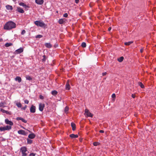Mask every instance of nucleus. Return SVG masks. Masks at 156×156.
Wrapping results in <instances>:
<instances>
[{"instance_id":"nucleus-48","label":"nucleus","mask_w":156,"mask_h":156,"mask_svg":"<svg viewBox=\"0 0 156 156\" xmlns=\"http://www.w3.org/2000/svg\"><path fill=\"white\" fill-rule=\"evenodd\" d=\"M143 50H144V49L143 48H141L140 50V52L141 53H142L143 52Z\"/></svg>"},{"instance_id":"nucleus-15","label":"nucleus","mask_w":156,"mask_h":156,"mask_svg":"<svg viewBox=\"0 0 156 156\" xmlns=\"http://www.w3.org/2000/svg\"><path fill=\"white\" fill-rule=\"evenodd\" d=\"M71 126L72 128V130L73 131L75 130L76 129V125L75 123H74L73 122H72L71 123Z\"/></svg>"},{"instance_id":"nucleus-51","label":"nucleus","mask_w":156,"mask_h":156,"mask_svg":"<svg viewBox=\"0 0 156 156\" xmlns=\"http://www.w3.org/2000/svg\"><path fill=\"white\" fill-rule=\"evenodd\" d=\"M111 29V27H110L108 28V30L109 31H110Z\"/></svg>"},{"instance_id":"nucleus-18","label":"nucleus","mask_w":156,"mask_h":156,"mask_svg":"<svg viewBox=\"0 0 156 156\" xmlns=\"http://www.w3.org/2000/svg\"><path fill=\"white\" fill-rule=\"evenodd\" d=\"M15 80L16 81H18L19 83L20 82L22 81V79L20 77L17 76L15 79Z\"/></svg>"},{"instance_id":"nucleus-35","label":"nucleus","mask_w":156,"mask_h":156,"mask_svg":"<svg viewBox=\"0 0 156 156\" xmlns=\"http://www.w3.org/2000/svg\"><path fill=\"white\" fill-rule=\"evenodd\" d=\"M27 142L28 143L31 144L32 142V141L30 139H27Z\"/></svg>"},{"instance_id":"nucleus-17","label":"nucleus","mask_w":156,"mask_h":156,"mask_svg":"<svg viewBox=\"0 0 156 156\" xmlns=\"http://www.w3.org/2000/svg\"><path fill=\"white\" fill-rule=\"evenodd\" d=\"M1 111L3 113H5L7 114L10 115L11 113L10 112H8L7 111L3 109H1Z\"/></svg>"},{"instance_id":"nucleus-22","label":"nucleus","mask_w":156,"mask_h":156,"mask_svg":"<svg viewBox=\"0 0 156 156\" xmlns=\"http://www.w3.org/2000/svg\"><path fill=\"white\" fill-rule=\"evenodd\" d=\"M133 42L132 41H130L128 42H125L124 44L126 45H129L132 44Z\"/></svg>"},{"instance_id":"nucleus-32","label":"nucleus","mask_w":156,"mask_h":156,"mask_svg":"<svg viewBox=\"0 0 156 156\" xmlns=\"http://www.w3.org/2000/svg\"><path fill=\"white\" fill-rule=\"evenodd\" d=\"M6 130L5 127H0V131H4Z\"/></svg>"},{"instance_id":"nucleus-47","label":"nucleus","mask_w":156,"mask_h":156,"mask_svg":"<svg viewBox=\"0 0 156 156\" xmlns=\"http://www.w3.org/2000/svg\"><path fill=\"white\" fill-rule=\"evenodd\" d=\"M79 0H75V2L76 3H78L79 2Z\"/></svg>"},{"instance_id":"nucleus-4","label":"nucleus","mask_w":156,"mask_h":156,"mask_svg":"<svg viewBox=\"0 0 156 156\" xmlns=\"http://www.w3.org/2000/svg\"><path fill=\"white\" fill-rule=\"evenodd\" d=\"M23 51V48H20L16 50L14 52L15 54H20Z\"/></svg>"},{"instance_id":"nucleus-36","label":"nucleus","mask_w":156,"mask_h":156,"mask_svg":"<svg viewBox=\"0 0 156 156\" xmlns=\"http://www.w3.org/2000/svg\"><path fill=\"white\" fill-rule=\"evenodd\" d=\"M69 110V108L67 106H66L64 109V111L65 112H66Z\"/></svg>"},{"instance_id":"nucleus-43","label":"nucleus","mask_w":156,"mask_h":156,"mask_svg":"<svg viewBox=\"0 0 156 156\" xmlns=\"http://www.w3.org/2000/svg\"><path fill=\"white\" fill-rule=\"evenodd\" d=\"M24 103L26 104H28L29 103V101L27 100H25L24 101Z\"/></svg>"},{"instance_id":"nucleus-44","label":"nucleus","mask_w":156,"mask_h":156,"mask_svg":"<svg viewBox=\"0 0 156 156\" xmlns=\"http://www.w3.org/2000/svg\"><path fill=\"white\" fill-rule=\"evenodd\" d=\"M35 154L33 153H32L30 154V156H35Z\"/></svg>"},{"instance_id":"nucleus-33","label":"nucleus","mask_w":156,"mask_h":156,"mask_svg":"<svg viewBox=\"0 0 156 156\" xmlns=\"http://www.w3.org/2000/svg\"><path fill=\"white\" fill-rule=\"evenodd\" d=\"M99 143L97 142H95L93 143V145L94 146H97L99 144Z\"/></svg>"},{"instance_id":"nucleus-6","label":"nucleus","mask_w":156,"mask_h":156,"mask_svg":"<svg viewBox=\"0 0 156 156\" xmlns=\"http://www.w3.org/2000/svg\"><path fill=\"white\" fill-rule=\"evenodd\" d=\"M45 105L44 104L40 103L39 104V109L41 111H42L43 110L44 108V107Z\"/></svg>"},{"instance_id":"nucleus-10","label":"nucleus","mask_w":156,"mask_h":156,"mask_svg":"<svg viewBox=\"0 0 156 156\" xmlns=\"http://www.w3.org/2000/svg\"><path fill=\"white\" fill-rule=\"evenodd\" d=\"M44 1L43 0H35V2L38 5H42L44 3Z\"/></svg>"},{"instance_id":"nucleus-24","label":"nucleus","mask_w":156,"mask_h":156,"mask_svg":"<svg viewBox=\"0 0 156 156\" xmlns=\"http://www.w3.org/2000/svg\"><path fill=\"white\" fill-rule=\"evenodd\" d=\"M138 85L141 87L142 88H144V85L143 83L141 82H139L138 83Z\"/></svg>"},{"instance_id":"nucleus-28","label":"nucleus","mask_w":156,"mask_h":156,"mask_svg":"<svg viewBox=\"0 0 156 156\" xmlns=\"http://www.w3.org/2000/svg\"><path fill=\"white\" fill-rule=\"evenodd\" d=\"M16 105L18 108H21L22 107V105L20 102L16 103Z\"/></svg>"},{"instance_id":"nucleus-1","label":"nucleus","mask_w":156,"mask_h":156,"mask_svg":"<svg viewBox=\"0 0 156 156\" xmlns=\"http://www.w3.org/2000/svg\"><path fill=\"white\" fill-rule=\"evenodd\" d=\"M16 27V23L12 21L7 22L4 26V29L6 30H10Z\"/></svg>"},{"instance_id":"nucleus-23","label":"nucleus","mask_w":156,"mask_h":156,"mask_svg":"<svg viewBox=\"0 0 156 156\" xmlns=\"http://www.w3.org/2000/svg\"><path fill=\"white\" fill-rule=\"evenodd\" d=\"M64 20L62 19H61L59 20L58 23L60 24H62L64 22Z\"/></svg>"},{"instance_id":"nucleus-25","label":"nucleus","mask_w":156,"mask_h":156,"mask_svg":"<svg viewBox=\"0 0 156 156\" xmlns=\"http://www.w3.org/2000/svg\"><path fill=\"white\" fill-rule=\"evenodd\" d=\"M123 59H124V57L122 56V57H120L118 59V60L119 61V62H121L123 61Z\"/></svg>"},{"instance_id":"nucleus-39","label":"nucleus","mask_w":156,"mask_h":156,"mask_svg":"<svg viewBox=\"0 0 156 156\" xmlns=\"http://www.w3.org/2000/svg\"><path fill=\"white\" fill-rule=\"evenodd\" d=\"M115 97H116V95H115V94H112V98H115Z\"/></svg>"},{"instance_id":"nucleus-3","label":"nucleus","mask_w":156,"mask_h":156,"mask_svg":"<svg viewBox=\"0 0 156 156\" xmlns=\"http://www.w3.org/2000/svg\"><path fill=\"white\" fill-rule=\"evenodd\" d=\"M35 24L37 26L43 27L45 25V24L43 22H40L38 21H36L34 22Z\"/></svg>"},{"instance_id":"nucleus-16","label":"nucleus","mask_w":156,"mask_h":156,"mask_svg":"<svg viewBox=\"0 0 156 156\" xmlns=\"http://www.w3.org/2000/svg\"><path fill=\"white\" fill-rule=\"evenodd\" d=\"M35 136V135L33 133L30 134L28 136V137L30 139H33Z\"/></svg>"},{"instance_id":"nucleus-31","label":"nucleus","mask_w":156,"mask_h":156,"mask_svg":"<svg viewBox=\"0 0 156 156\" xmlns=\"http://www.w3.org/2000/svg\"><path fill=\"white\" fill-rule=\"evenodd\" d=\"M81 46L83 48H85L86 46V43L84 42H83L82 43Z\"/></svg>"},{"instance_id":"nucleus-19","label":"nucleus","mask_w":156,"mask_h":156,"mask_svg":"<svg viewBox=\"0 0 156 156\" xmlns=\"http://www.w3.org/2000/svg\"><path fill=\"white\" fill-rule=\"evenodd\" d=\"M6 9L8 10H12L13 9V8L12 6L9 5H7L6 6Z\"/></svg>"},{"instance_id":"nucleus-50","label":"nucleus","mask_w":156,"mask_h":156,"mask_svg":"<svg viewBox=\"0 0 156 156\" xmlns=\"http://www.w3.org/2000/svg\"><path fill=\"white\" fill-rule=\"evenodd\" d=\"M99 132L100 133H104V131L103 130H101L99 131Z\"/></svg>"},{"instance_id":"nucleus-8","label":"nucleus","mask_w":156,"mask_h":156,"mask_svg":"<svg viewBox=\"0 0 156 156\" xmlns=\"http://www.w3.org/2000/svg\"><path fill=\"white\" fill-rule=\"evenodd\" d=\"M69 80H67L66 85V90H69L70 89V87L69 84Z\"/></svg>"},{"instance_id":"nucleus-53","label":"nucleus","mask_w":156,"mask_h":156,"mask_svg":"<svg viewBox=\"0 0 156 156\" xmlns=\"http://www.w3.org/2000/svg\"><path fill=\"white\" fill-rule=\"evenodd\" d=\"M3 156H5V155H3Z\"/></svg>"},{"instance_id":"nucleus-13","label":"nucleus","mask_w":156,"mask_h":156,"mask_svg":"<svg viewBox=\"0 0 156 156\" xmlns=\"http://www.w3.org/2000/svg\"><path fill=\"white\" fill-rule=\"evenodd\" d=\"M17 11L20 13H23L24 12L23 9L20 7H17Z\"/></svg>"},{"instance_id":"nucleus-40","label":"nucleus","mask_w":156,"mask_h":156,"mask_svg":"<svg viewBox=\"0 0 156 156\" xmlns=\"http://www.w3.org/2000/svg\"><path fill=\"white\" fill-rule=\"evenodd\" d=\"M4 104L2 102L0 103V107L3 106Z\"/></svg>"},{"instance_id":"nucleus-2","label":"nucleus","mask_w":156,"mask_h":156,"mask_svg":"<svg viewBox=\"0 0 156 156\" xmlns=\"http://www.w3.org/2000/svg\"><path fill=\"white\" fill-rule=\"evenodd\" d=\"M21 151L22 154V156H26L27 155L28 151H27V148L25 147H23L21 148Z\"/></svg>"},{"instance_id":"nucleus-12","label":"nucleus","mask_w":156,"mask_h":156,"mask_svg":"<svg viewBox=\"0 0 156 156\" xmlns=\"http://www.w3.org/2000/svg\"><path fill=\"white\" fill-rule=\"evenodd\" d=\"M16 119L17 120H21L24 123H26L27 122V121L26 120L24 119H23L21 117H17L16 118Z\"/></svg>"},{"instance_id":"nucleus-37","label":"nucleus","mask_w":156,"mask_h":156,"mask_svg":"<svg viewBox=\"0 0 156 156\" xmlns=\"http://www.w3.org/2000/svg\"><path fill=\"white\" fill-rule=\"evenodd\" d=\"M43 57L44 58L42 59V61H45L46 59V56L45 55H44L43 56Z\"/></svg>"},{"instance_id":"nucleus-46","label":"nucleus","mask_w":156,"mask_h":156,"mask_svg":"<svg viewBox=\"0 0 156 156\" xmlns=\"http://www.w3.org/2000/svg\"><path fill=\"white\" fill-rule=\"evenodd\" d=\"M107 73L106 72H105V73H102V74L103 76H104L106 75Z\"/></svg>"},{"instance_id":"nucleus-52","label":"nucleus","mask_w":156,"mask_h":156,"mask_svg":"<svg viewBox=\"0 0 156 156\" xmlns=\"http://www.w3.org/2000/svg\"><path fill=\"white\" fill-rule=\"evenodd\" d=\"M13 1H16V0H13Z\"/></svg>"},{"instance_id":"nucleus-20","label":"nucleus","mask_w":156,"mask_h":156,"mask_svg":"<svg viewBox=\"0 0 156 156\" xmlns=\"http://www.w3.org/2000/svg\"><path fill=\"white\" fill-rule=\"evenodd\" d=\"M45 46L48 48H50L52 47V45L50 43H46L45 44Z\"/></svg>"},{"instance_id":"nucleus-49","label":"nucleus","mask_w":156,"mask_h":156,"mask_svg":"<svg viewBox=\"0 0 156 156\" xmlns=\"http://www.w3.org/2000/svg\"><path fill=\"white\" fill-rule=\"evenodd\" d=\"M132 97L133 98H135V95L134 94H132Z\"/></svg>"},{"instance_id":"nucleus-30","label":"nucleus","mask_w":156,"mask_h":156,"mask_svg":"<svg viewBox=\"0 0 156 156\" xmlns=\"http://www.w3.org/2000/svg\"><path fill=\"white\" fill-rule=\"evenodd\" d=\"M19 5H20V6H22L23 7H26L27 6L24 3H23V2H20V3H19Z\"/></svg>"},{"instance_id":"nucleus-27","label":"nucleus","mask_w":156,"mask_h":156,"mask_svg":"<svg viewBox=\"0 0 156 156\" xmlns=\"http://www.w3.org/2000/svg\"><path fill=\"white\" fill-rule=\"evenodd\" d=\"M12 45V43H6L5 44V46L6 47H8Z\"/></svg>"},{"instance_id":"nucleus-11","label":"nucleus","mask_w":156,"mask_h":156,"mask_svg":"<svg viewBox=\"0 0 156 156\" xmlns=\"http://www.w3.org/2000/svg\"><path fill=\"white\" fill-rule=\"evenodd\" d=\"M18 133L20 134H22L23 135H26V133L25 131L24 130L22 129L18 131Z\"/></svg>"},{"instance_id":"nucleus-7","label":"nucleus","mask_w":156,"mask_h":156,"mask_svg":"<svg viewBox=\"0 0 156 156\" xmlns=\"http://www.w3.org/2000/svg\"><path fill=\"white\" fill-rule=\"evenodd\" d=\"M5 123L7 124L10 125V126H12L13 125V123L11 121L9 120L8 119H6L5 120Z\"/></svg>"},{"instance_id":"nucleus-26","label":"nucleus","mask_w":156,"mask_h":156,"mask_svg":"<svg viewBox=\"0 0 156 156\" xmlns=\"http://www.w3.org/2000/svg\"><path fill=\"white\" fill-rule=\"evenodd\" d=\"M5 128L6 130H9L11 129V126H5Z\"/></svg>"},{"instance_id":"nucleus-21","label":"nucleus","mask_w":156,"mask_h":156,"mask_svg":"<svg viewBox=\"0 0 156 156\" xmlns=\"http://www.w3.org/2000/svg\"><path fill=\"white\" fill-rule=\"evenodd\" d=\"M25 78L27 80H32V78L29 75H26L25 76Z\"/></svg>"},{"instance_id":"nucleus-9","label":"nucleus","mask_w":156,"mask_h":156,"mask_svg":"<svg viewBox=\"0 0 156 156\" xmlns=\"http://www.w3.org/2000/svg\"><path fill=\"white\" fill-rule=\"evenodd\" d=\"M35 106L32 105L30 109V112L31 113H34L35 112Z\"/></svg>"},{"instance_id":"nucleus-42","label":"nucleus","mask_w":156,"mask_h":156,"mask_svg":"<svg viewBox=\"0 0 156 156\" xmlns=\"http://www.w3.org/2000/svg\"><path fill=\"white\" fill-rule=\"evenodd\" d=\"M39 98L41 99H44V97L41 95H40L39 96Z\"/></svg>"},{"instance_id":"nucleus-29","label":"nucleus","mask_w":156,"mask_h":156,"mask_svg":"<svg viewBox=\"0 0 156 156\" xmlns=\"http://www.w3.org/2000/svg\"><path fill=\"white\" fill-rule=\"evenodd\" d=\"M57 92L56 90H53L51 92V94L53 95H55L57 94Z\"/></svg>"},{"instance_id":"nucleus-38","label":"nucleus","mask_w":156,"mask_h":156,"mask_svg":"<svg viewBox=\"0 0 156 156\" xmlns=\"http://www.w3.org/2000/svg\"><path fill=\"white\" fill-rule=\"evenodd\" d=\"M26 33V31L25 30H23L22 31L21 34L22 35H23L24 34H25Z\"/></svg>"},{"instance_id":"nucleus-5","label":"nucleus","mask_w":156,"mask_h":156,"mask_svg":"<svg viewBox=\"0 0 156 156\" xmlns=\"http://www.w3.org/2000/svg\"><path fill=\"white\" fill-rule=\"evenodd\" d=\"M85 113L86 114V115L89 117H93V115L88 110L86 109L85 110Z\"/></svg>"},{"instance_id":"nucleus-34","label":"nucleus","mask_w":156,"mask_h":156,"mask_svg":"<svg viewBox=\"0 0 156 156\" xmlns=\"http://www.w3.org/2000/svg\"><path fill=\"white\" fill-rule=\"evenodd\" d=\"M43 37V36L41 35H38L36 36V38H40Z\"/></svg>"},{"instance_id":"nucleus-41","label":"nucleus","mask_w":156,"mask_h":156,"mask_svg":"<svg viewBox=\"0 0 156 156\" xmlns=\"http://www.w3.org/2000/svg\"><path fill=\"white\" fill-rule=\"evenodd\" d=\"M68 15L67 13H65L63 15L64 17H68Z\"/></svg>"},{"instance_id":"nucleus-14","label":"nucleus","mask_w":156,"mask_h":156,"mask_svg":"<svg viewBox=\"0 0 156 156\" xmlns=\"http://www.w3.org/2000/svg\"><path fill=\"white\" fill-rule=\"evenodd\" d=\"M69 136L70 137H71L72 138H76L78 137V135H75L73 134H72L70 135Z\"/></svg>"},{"instance_id":"nucleus-45","label":"nucleus","mask_w":156,"mask_h":156,"mask_svg":"<svg viewBox=\"0 0 156 156\" xmlns=\"http://www.w3.org/2000/svg\"><path fill=\"white\" fill-rule=\"evenodd\" d=\"M27 108V106L26 105H25V106L24 107H23L22 108V109L24 110H25Z\"/></svg>"}]
</instances>
